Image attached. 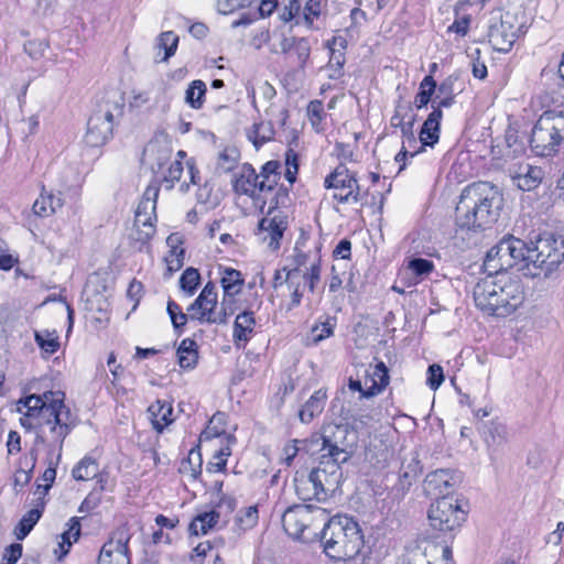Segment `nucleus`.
Returning a JSON list of instances; mask_svg holds the SVG:
<instances>
[{
  "instance_id": "1",
  "label": "nucleus",
  "mask_w": 564,
  "mask_h": 564,
  "mask_svg": "<svg viewBox=\"0 0 564 564\" xmlns=\"http://www.w3.org/2000/svg\"><path fill=\"white\" fill-rule=\"evenodd\" d=\"M64 397L62 391H46L18 402V411L23 414L21 425L28 430L39 427L35 443L45 444L51 454L62 455L64 440L74 427L73 415L64 404Z\"/></svg>"
},
{
  "instance_id": "2",
  "label": "nucleus",
  "mask_w": 564,
  "mask_h": 564,
  "mask_svg": "<svg viewBox=\"0 0 564 564\" xmlns=\"http://www.w3.org/2000/svg\"><path fill=\"white\" fill-rule=\"evenodd\" d=\"M502 197L497 186L489 182L468 185L460 194L456 207V225L463 230L490 228L499 218Z\"/></svg>"
},
{
  "instance_id": "3",
  "label": "nucleus",
  "mask_w": 564,
  "mask_h": 564,
  "mask_svg": "<svg viewBox=\"0 0 564 564\" xmlns=\"http://www.w3.org/2000/svg\"><path fill=\"white\" fill-rule=\"evenodd\" d=\"M324 553L333 560L346 561L349 564H365L361 554L365 541L361 529L352 518L336 516L322 523L317 539Z\"/></svg>"
},
{
  "instance_id": "4",
  "label": "nucleus",
  "mask_w": 564,
  "mask_h": 564,
  "mask_svg": "<svg viewBox=\"0 0 564 564\" xmlns=\"http://www.w3.org/2000/svg\"><path fill=\"white\" fill-rule=\"evenodd\" d=\"M473 294L478 308L498 317L512 314L525 297L521 281L510 275H486L476 283Z\"/></svg>"
},
{
  "instance_id": "5",
  "label": "nucleus",
  "mask_w": 564,
  "mask_h": 564,
  "mask_svg": "<svg viewBox=\"0 0 564 564\" xmlns=\"http://www.w3.org/2000/svg\"><path fill=\"white\" fill-rule=\"evenodd\" d=\"M344 462H335L333 458L318 456V465L311 470L307 478L303 475L294 478L295 490L300 499L306 501L313 498L325 499L334 495L341 485Z\"/></svg>"
},
{
  "instance_id": "6",
  "label": "nucleus",
  "mask_w": 564,
  "mask_h": 564,
  "mask_svg": "<svg viewBox=\"0 0 564 564\" xmlns=\"http://www.w3.org/2000/svg\"><path fill=\"white\" fill-rule=\"evenodd\" d=\"M527 250L528 274L531 278H549L564 260V238L543 232L531 241Z\"/></svg>"
},
{
  "instance_id": "7",
  "label": "nucleus",
  "mask_w": 564,
  "mask_h": 564,
  "mask_svg": "<svg viewBox=\"0 0 564 564\" xmlns=\"http://www.w3.org/2000/svg\"><path fill=\"white\" fill-rule=\"evenodd\" d=\"M530 147L539 156H554L564 148V111H544L534 123Z\"/></svg>"
},
{
  "instance_id": "8",
  "label": "nucleus",
  "mask_w": 564,
  "mask_h": 564,
  "mask_svg": "<svg viewBox=\"0 0 564 564\" xmlns=\"http://www.w3.org/2000/svg\"><path fill=\"white\" fill-rule=\"evenodd\" d=\"M313 447H318L319 456L347 463L354 453L355 433L348 424L327 423L319 433L310 438Z\"/></svg>"
},
{
  "instance_id": "9",
  "label": "nucleus",
  "mask_w": 564,
  "mask_h": 564,
  "mask_svg": "<svg viewBox=\"0 0 564 564\" xmlns=\"http://www.w3.org/2000/svg\"><path fill=\"white\" fill-rule=\"evenodd\" d=\"M327 519L324 508L312 505L289 507L282 516L284 531L294 539L312 542L318 536V529Z\"/></svg>"
},
{
  "instance_id": "10",
  "label": "nucleus",
  "mask_w": 564,
  "mask_h": 564,
  "mask_svg": "<svg viewBox=\"0 0 564 564\" xmlns=\"http://www.w3.org/2000/svg\"><path fill=\"white\" fill-rule=\"evenodd\" d=\"M524 32L523 14L501 10L491 12L488 39L495 51L508 53Z\"/></svg>"
},
{
  "instance_id": "11",
  "label": "nucleus",
  "mask_w": 564,
  "mask_h": 564,
  "mask_svg": "<svg viewBox=\"0 0 564 564\" xmlns=\"http://www.w3.org/2000/svg\"><path fill=\"white\" fill-rule=\"evenodd\" d=\"M123 104L118 101H105L89 117L85 142L89 147H100L111 137L116 120L123 116Z\"/></svg>"
},
{
  "instance_id": "12",
  "label": "nucleus",
  "mask_w": 564,
  "mask_h": 564,
  "mask_svg": "<svg viewBox=\"0 0 564 564\" xmlns=\"http://www.w3.org/2000/svg\"><path fill=\"white\" fill-rule=\"evenodd\" d=\"M429 521L433 529L453 532L466 520V511L453 497H441L429 509Z\"/></svg>"
},
{
  "instance_id": "13",
  "label": "nucleus",
  "mask_w": 564,
  "mask_h": 564,
  "mask_svg": "<svg viewBox=\"0 0 564 564\" xmlns=\"http://www.w3.org/2000/svg\"><path fill=\"white\" fill-rule=\"evenodd\" d=\"M159 192L158 186H148L137 206L134 216L137 230L132 234L135 241L145 243L155 232L153 220H156L155 210Z\"/></svg>"
},
{
  "instance_id": "14",
  "label": "nucleus",
  "mask_w": 564,
  "mask_h": 564,
  "mask_svg": "<svg viewBox=\"0 0 564 564\" xmlns=\"http://www.w3.org/2000/svg\"><path fill=\"white\" fill-rule=\"evenodd\" d=\"M321 280V258L315 254L311 267L305 271L299 269H290L285 274L286 288L291 295L289 310L295 308L301 304L305 286L311 292L315 291Z\"/></svg>"
},
{
  "instance_id": "15",
  "label": "nucleus",
  "mask_w": 564,
  "mask_h": 564,
  "mask_svg": "<svg viewBox=\"0 0 564 564\" xmlns=\"http://www.w3.org/2000/svg\"><path fill=\"white\" fill-rule=\"evenodd\" d=\"M324 186L334 191L333 197L340 204L357 203L360 199L358 181L344 164H339L325 177Z\"/></svg>"
},
{
  "instance_id": "16",
  "label": "nucleus",
  "mask_w": 564,
  "mask_h": 564,
  "mask_svg": "<svg viewBox=\"0 0 564 564\" xmlns=\"http://www.w3.org/2000/svg\"><path fill=\"white\" fill-rule=\"evenodd\" d=\"M520 239L508 237L501 239L490 248L484 260V269L487 275H507L506 272L512 269L511 252L520 250Z\"/></svg>"
},
{
  "instance_id": "17",
  "label": "nucleus",
  "mask_w": 564,
  "mask_h": 564,
  "mask_svg": "<svg viewBox=\"0 0 564 564\" xmlns=\"http://www.w3.org/2000/svg\"><path fill=\"white\" fill-rule=\"evenodd\" d=\"M217 289L215 283L208 282L205 284L199 295L187 307L192 321L208 324H221L219 317Z\"/></svg>"
},
{
  "instance_id": "18",
  "label": "nucleus",
  "mask_w": 564,
  "mask_h": 564,
  "mask_svg": "<svg viewBox=\"0 0 564 564\" xmlns=\"http://www.w3.org/2000/svg\"><path fill=\"white\" fill-rule=\"evenodd\" d=\"M131 535L126 527L118 528L99 553L97 564H130L129 541Z\"/></svg>"
},
{
  "instance_id": "19",
  "label": "nucleus",
  "mask_w": 564,
  "mask_h": 564,
  "mask_svg": "<svg viewBox=\"0 0 564 564\" xmlns=\"http://www.w3.org/2000/svg\"><path fill=\"white\" fill-rule=\"evenodd\" d=\"M460 482V476L451 469H436L427 474L424 480V491L427 496L438 499L451 497L449 494Z\"/></svg>"
},
{
  "instance_id": "20",
  "label": "nucleus",
  "mask_w": 564,
  "mask_h": 564,
  "mask_svg": "<svg viewBox=\"0 0 564 564\" xmlns=\"http://www.w3.org/2000/svg\"><path fill=\"white\" fill-rule=\"evenodd\" d=\"M232 189L236 194L246 195L253 199L257 198V193L260 192L261 181L253 166L245 163L240 166L238 172L232 176Z\"/></svg>"
},
{
  "instance_id": "21",
  "label": "nucleus",
  "mask_w": 564,
  "mask_h": 564,
  "mask_svg": "<svg viewBox=\"0 0 564 564\" xmlns=\"http://www.w3.org/2000/svg\"><path fill=\"white\" fill-rule=\"evenodd\" d=\"M275 207L269 208L268 216L259 221L258 229L260 232L268 234L270 238L269 247L278 249L280 247V240L288 227V221L286 217L281 212L270 217Z\"/></svg>"
},
{
  "instance_id": "22",
  "label": "nucleus",
  "mask_w": 564,
  "mask_h": 564,
  "mask_svg": "<svg viewBox=\"0 0 564 564\" xmlns=\"http://www.w3.org/2000/svg\"><path fill=\"white\" fill-rule=\"evenodd\" d=\"M443 118V111L438 108H434L427 116L420 131L421 148L419 151L411 153L414 156L416 153L424 150V147H434L440 140L441 120Z\"/></svg>"
},
{
  "instance_id": "23",
  "label": "nucleus",
  "mask_w": 564,
  "mask_h": 564,
  "mask_svg": "<svg viewBox=\"0 0 564 564\" xmlns=\"http://www.w3.org/2000/svg\"><path fill=\"white\" fill-rule=\"evenodd\" d=\"M543 170L540 166L530 164L519 165L517 172L511 175L513 184L521 191L536 188L543 180Z\"/></svg>"
},
{
  "instance_id": "24",
  "label": "nucleus",
  "mask_w": 564,
  "mask_h": 564,
  "mask_svg": "<svg viewBox=\"0 0 564 564\" xmlns=\"http://www.w3.org/2000/svg\"><path fill=\"white\" fill-rule=\"evenodd\" d=\"M254 326L256 318L253 312L246 310L236 316L232 337L237 347H241V343L246 345L250 340Z\"/></svg>"
},
{
  "instance_id": "25",
  "label": "nucleus",
  "mask_w": 564,
  "mask_h": 564,
  "mask_svg": "<svg viewBox=\"0 0 564 564\" xmlns=\"http://www.w3.org/2000/svg\"><path fill=\"white\" fill-rule=\"evenodd\" d=\"M326 391L319 389L315 391L299 411V419L302 423H311L315 416H318L326 404Z\"/></svg>"
},
{
  "instance_id": "26",
  "label": "nucleus",
  "mask_w": 564,
  "mask_h": 564,
  "mask_svg": "<svg viewBox=\"0 0 564 564\" xmlns=\"http://www.w3.org/2000/svg\"><path fill=\"white\" fill-rule=\"evenodd\" d=\"M389 383V371L383 361H379L369 378L366 379L365 384L367 386L364 397L370 398L379 394Z\"/></svg>"
},
{
  "instance_id": "27",
  "label": "nucleus",
  "mask_w": 564,
  "mask_h": 564,
  "mask_svg": "<svg viewBox=\"0 0 564 564\" xmlns=\"http://www.w3.org/2000/svg\"><path fill=\"white\" fill-rule=\"evenodd\" d=\"M154 430L162 432L173 422V406L170 402L158 400L148 409Z\"/></svg>"
},
{
  "instance_id": "28",
  "label": "nucleus",
  "mask_w": 564,
  "mask_h": 564,
  "mask_svg": "<svg viewBox=\"0 0 564 564\" xmlns=\"http://www.w3.org/2000/svg\"><path fill=\"white\" fill-rule=\"evenodd\" d=\"M45 502L39 497V501L34 508L29 510L14 528V535L18 540H23L32 531L34 525L39 522L44 511Z\"/></svg>"
},
{
  "instance_id": "29",
  "label": "nucleus",
  "mask_w": 564,
  "mask_h": 564,
  "mask_svg": "<svg viewBox=\"0 0 564 564\" xmlns=\"http://www.w3.org/2000/svg\"><path fill=\"white\" fill-rule=\"evenodd\" d=\"M178 365L183 369L195 368L198 360V346L192 338H184L176 351Z\"/></svg>"
},
{
  "instance_id": "30",
  "label": "nucleus",
  "mask_w": 564,
  "mask_h": 564,
  "mask_svg": "<svg viewBox=\"0 0 564 564\" xmlns=\"http://www.w3.org/2000/svg\"><path fill=\"white\" fill-rule=\"evenodd\" d=\"M274 128L271 121H260L253 123L252 128L247 132L249 141L259 150L263 144L274 139Z\"/></svg>"
},
{
  "instance_id": "31",
  "label": "nucleus",
  "mask_w": 564,
  "mask_h": 564,
  "mask_svg": "<svg viewBox=\"0 0 564 564\" xmlns=\"http://www.w3.org/2000/svg\"><path fill=\"white\" fill-rule=\"evenodd\" d=\"M63 206V199L58 195L42 192L33 204V213L40 217H48Z\"/></svg>"
},
{
  "instance_id": "32",
  "label": "nucleus",
  "mask_w": 564,
  "mask_h": 564,
  "mask_svg": "<svg viewBox=\"0 0 564 564\" xmlns=\"http://www.w3.org/2000/svg\"><path fill=\"white\" fill-rule=\"evenodd\" d=\"M280 162L274 160L268 161L262 165L260 173H258L261 181L259 185L260 192H271L275 188L280 181Z\"/></svg>"
},
{
  "instance_id": "33",
  "label": "nucleus",
  "mask_w": 564,
  "mask_h": 564,
  "mask_svg": "<svg viewBox=\"0 0 564 564\" xmlns=\"http://www.w3.org/2000/svg\"><path fill=\"white\" fill-rule=\"evenodd\" d=\"M62 455L59 453L57 454H51L47 453L46 464L47 467L44 470L42 475V480L44 481V485L39 484L36 494L40 495V497L43 499L44 496L47 495L50 488L55 481L56 478V467L59 464Z\"/></svg>"
},
{
  "instance_id": "34",
  "label": "nucleus",
  "mask_w": 564,
  "mask_h": 564,
  "mask_svg": "<svg viewBox=\"0 0 564 564\" xmlns=\"http://www.w3.org/2000/svg\"><path fill=\"white\" fill-rule=\"evenodd\" d=\"M207 91L206 84L200 79H195L189 83L185 90V102L192 109L199 110L205 102V95Z\"/></svg>"
},
{
  "instance_id": "35",
  "label": "nucleus",
  "mask_w": 564,
  "mask_h": 564,
  "mask_svg": "<svg viewBox=\"0 0 564 564\" xmlns=\"http://www.w3.org/2000/svg\"><path fill=\"white\" fill-rule=\"evenodd\" d=\"M219 520L215 510L197 514L189 524V532L194 535L206 534Z\"/></svg>"
},
{
  "instance_id": "36",
  "label": "nucleus",
  "mask_w": 564,
  "mask_h": 564,
  "mask_svg": "<svg viewBox=\"0 0 564 564\" xmlns=\"http://www.w3.org/2000/svg\"><path fill=\"white\" fill-rule=\"evenodd\" d=\"M245 280L240 271L232 268L221 270L220 284L224 293L239 294L242 290Z\"/></svg>"
},
{
  "instance_id": "37",
  "label": "nucleus",
  "mask_w": 564,
  "mask_h": 564,
  "mask_svg": "<svg viewBox=\"0 0 564 564\" xmlns=\"http://www.w3.org/2000/svg\"><path fill=\"white\" fill-rule=\"evenodd\" d=\"M484 438L488 447H499L508 440V431L505 424L491 421L484 432Z\"/></svg>"
},
{
  "instance_id": "38",
  "label": "nucleus",
  "mask_w": 564,
  "mask_h": 564,
  "mask_svg": "<svg viewBox=\"0 0 564 564\" xmlns=\"http://www.w3.org/2000/svg\"><path fill=\"white\" fill-rule=\"evenodd\" d=\"M166 242L171 247L169 254L165 257L167 276H171L183 267L184 249L174 246V242H178L174 235L169 236Z\"/></svg>"
},
{
  "instance_id": "39",
  "label": "nucleus",
  "mask_w": 564,
  "mask_h": 564,
  "mask_svg": "<svg viewBox=\"0 0 564 564\" xmlns=\"http://www.w3.org/2000/svg\"><path fill=\"white\" fill-rule=\"evenodd\" d=\"M306 241H307V239L305 237H301L295 242L294 256H293V262H294L295 267L293 269L301 270L302 267H306V269H307L311 267V263H312L315 254H317L321 258L319 247H316V251L314 253H312L311 251L304 250Z\"/></svg>"
},
{
  "instance_id": "40",
  "label": "nucleus",
  "mask_w": 564,
  "mask_h": 564,
  "mask_svg": "<svg viewBox=\"0 0 564 564\" xmlns=\"http://www.w3.org/2000/svg\"><path fill=\"white\" fill-rule=\"evenodd\" d=\"M436 82L431 75H427L420 83L419 93L415 95L414 105L417 109L426 107L432 101V96L435 94Z\"/></svg>"
},
{
  "instance_id": "41",
  "label": "nucleus",
  "mask_w": 564,
  "mask_h": 564,
  "mask_svg": "<svg viewBox=\"0 0 564 564\" xmlns=\"http://www.w3.org/2000/svg\"><path fill=\"white\" fill-rule=\"evenodd\" d=\"M72 474L76 480L91 479L98 474V464L94 458L86 456L73 468Z\"/></svg>"
},
{
  "instance_id": "42",
  "label": "nucleus",
  "mask_w": 564,
  "mask_h": 564,
  "mask_svg": "<svg viewBox=\"0 0 564 564\" xmlns=\"http://www.w3.org/2000/svg\"><path fill=\"white\" fill-rule=\"evenodd\" d=\"M421 470L422 467L416 457H412L409 462H403L400 469V484L402 488H409Z\"/></svg>"
},
{
  "instance_id": "43",
  "label": "nucleus",
  "mask_w": 564,
  "mask_h": 564,
  "mask_svg": "<svg viewBox=\"0 0 564 564\" xmlns=\"http://www.w3.org/2000/svg\"><path fill=\"white\" fill-rule=\"evenodd\" d=\"M312 448L313 446L311 445L310 438L291 440L283 447L282 462L286 466H291L300 451H311Z\"/></svg>"
},
{
  "instance_id": "44",
  "label": "nucleus",
  "mask_w": 564,
  "mask_h": 564,
  "mask_svg": "<svg viewBox=\"0 0 564 564\" xmlns=\"http://www.w3.org/2000/svg\"><path fill=\"white\" fill-rule=\"evenodd\" d=\"M239 160V152L235 148H226L219 152L216 170L220 173H227L234 170Z\"/></svg>"
},
{
  "instance_id": "45",
  "label": "nucleus",
  "mask_w": 564,
  "mask_h": 564,
  "mask_svg": "<svg viewBox=\"0 0 564 564\" xmlns=\"http://www.w3.org/2000/svg\"><path fill=\"white\" fill-rule=\"evenodd\" d=\"M202 454L199 449H191L188 457L182 463V471L189 473L193 479H197L202 474Z\"/></svg>"
},
{
  "instance_id": "46",
  "label": "nucleus",
  "mask_w": 564,
  "mask_h": 564,
  "mask_svg": "<svg viewBox=\"0 0 564 564\" xmlns=\"http://www.w3.org/2000/svg\"><path fill=\"white\" fill-rule=\"evenodd\" d=\"M200 282V274L195 268H187L180 278V286L188 295H193Z\"/></svg>"
},
{
  "instance_id": "47",
  "label": "nucleus",
  "mask_w": 564,
  "mask_h": 564,
  "mask_svg": "<svg viewBox=\"0 0 564 564\" xmlns=\"http://www.w3.org/2000/svg\"><path fill=\"white\" fill-rule=\"evenodd\" d=\"M178 44V36L172 32L166 31L161 33L158 40V47L160 50H164V56L162 58L163 62L167 61L175 54Z\"/></svg>"
},
{
  "instance_id": "48",
  "label": "nucleus",
  "mask_w": 564,
  "mask_h": 564,
  "mask_svg": "<svg viewBox=\"0 0 564 564\" xmlns=\"http://www.w3.org/2000/svg\"><path fill=\"white\" fill-rule=\"evenodd\" d=\"M35 341L46 354H55L59 348L58 337L45 332H35Z\"/></svg>"
},
{
  "instance_id": "49",
  "label": "nucleus",
  "mask_w": 564,
  "mask_h": 564,
  "mask_svg": "<svg viewBox=\"0 0 564 564\" xmlns=\"http://www.w3.org/2000/svg\"><path fill=\"white\" fill-rule=\"evenodd\" d=\"M307 116L312 123V127L316 132H322L323 128L321 123L324 119L325 111L321 100H312L307 106Z\"/></svg>"
},
{
  "instance_id": "50",
  "label": "nucleus",
  "mask_w": 564,
  "mask_h": 564,
  "mask_svg": "<svg viewBox=\"0 0 564 564\" xmlns=\"http://www.w3.org/2000/svg\"><path fill=\"white\" fill-rule=\"evenodd\" d=\"M145 152L156 154L155 163L152 164V169L156 165L158 170H161L166 162L171 159V149L166 145H160L158 143H150L145 149Z\"/></svg>"
},
{
  "instance_id": "51",
  "label": "nucleus",
  "mask_w": 564,
  "mask_h": 564,
  "mask_svg": "<svg viewBox=\"0 0 564 564\" xmlns=\"http://www.w3.org/2000/svg\"><path fill=\"white\" fill-rule=\"evenodd\" d=\"M259 512L256 506H250L240 510L237 514V522L242 530L253 528L258 523Z\"/></svg>"
},
{
  "instance_id": "52",
  "label": "nucleus",
  "mask_w": 564,
  "mask_h": 564,
  "mask_svg": "<svg viewBox=\"0 0 564 564\" xmlns=\"http://www.w3.org/2000/svg\"><path fill=\"white\" fill-rule=\"evenodd\" d=\"M231 451L228 446L221 447L215 453L213 459L208 462L206 470L208 473H219L226 469L227 457L230 456Z\"/></svg>"
},
{
  "instance_id": "53",
  "label": "nucleus",
  "mask_w": 564,
  "mask_h": 564,
  "mask_svg": "<svg viewBox=\"0 0 564 564\" xmlns=\"http://www.w3.org/2000/svg\"><path fill=\"white\" fill-rule=\"evenodd\" d=\"M258 0H219L217 10L220 14L227 15L237 10L251 7Z\"/></svg>"
},
{
  "instance_id": "54",
  "label": "nucleus",
  "mask_w": 564,
  "mask_h": 564,
  "mask_svg": "<svg viewBox=\"0 0 564 564\" xmlns=\"http://www.w3.org/2000/svg\"><path fill=\"white\" fill-rule=\"evenodd\" d=\"M237 294H228L224 293L223 301L220 303L219 308V317L221 319V324H226L228 318L234 315L237 311V301H236Z\"/></svg>"
},
{
  "instance_id": "55",
  "label": "nucleus",
  "mask_w": 564,
  "mask_h": 564,
  "mask_svg": "<svg viewBox=\"0 0 564 564\" xmlns=\"http://www.w3.org/2000/svg\"><path fill=\"white\" fill-rule=\"evenodd\" d=\"M408 268L413 274L422 279L434 270V263L424 258H413L409 261Z\"/></svg>"
},
{
  "instance_id": "56",
  "label": "nucleus",
  "mask_w": 564,
  "mask_h": 564,
  "mask_svg": "<svg viewBox=\"0 0 564 564\" xmlns=\"http://www.w3.org/2000/svg\"><path fill=\"white\" fill-rule=\"evenodd\" d=\"M322 0H307L303 8V19L307 28L312 29L314 20L321 15Z\"/></svg>"
},
{
  "instance_id": "57",
  "label": "nucleus",
  "mask_w": 564,
  "mask_h": 564,
  "mask_svg": "<svg viewBox=\"0 0 564 564\" xmlns=\"http://www.w3.org/2000/svg\"><path fill=\"white\" fill-rule=\"evenodd\" d=\"M520 250L517 252H511L510 257L512 262V268L518 267V271H522L523 275L530 276L528 274V265L529 261L527 260V250L530 249L529 246L520 239Z\"/></svg>"
},
{
  "instance_id": "58",
  "label": "nucleus",
  "mask_w": 564,
  "mask_h": 564,
  "mask_svg": "<svg viewBox=\"0 0 564 564\" xmlns=\"http://www.w3.org/2000/svg\"><path fill=\"white\" fill-rule=\"evenodd\" d=\"M329 51L330 57L328 62V67L334 70V73H332L329 77L336 79L339 78L343 74L341 69L346 62V58L344 52H341L340 50L329 48Z\"/></svg>"
},
{
  "instance_id": "59",
  "label": "nucleus",
  "mask_w": 564,
  "mask_h": 564,
  "mask_svg": "<svg viewBox=\"0 0 564 564\" xmlns=\"http://www.w3.org/2000/svg\"><path fill=\"white\" fill-rule=\"evenodd\" d=\"M444 381L443 368L440 365L433 364L427 368L426 383L432 390H436Z\"/></svg>"
},
{
  "instance_id": "60",
  "label": "nucleus",
  "mask_w": 564,
  "mask_h": 564,
  "mask_svg": "<svg viewBox=\"0 0 564 564\" xmlns=\"http://www.w3.org/2000/svg\"><path fill=\"white\" fill-rule=\"evenodd\" d=\"M458 77L455 75H451L446 77L438 86L436 85L435 95L438 97H455V84Z\"/></svg>"
},
{
  "instance_id": "61",
  "label": "nucleus",
  "mask_w": 564,
  "mask_h": 564,
  "mask_svg": "<svg viewBox=\"0 0 564 564\" xmlns=\"http://www.w3.org/2000/svg\"><path fill=\"white\" fill-rule=\"evenodd\" d=\"M302 10V2L300 0H290L289 4L284 6L280 13V19L284 22H290L300 14Z\"/></svg>"
},
{
  "instance_id": "62",
  "label": "nucleus",
  "mask_w": 564,
  "mask_h": 564,
  "mask_svg": "<svg viewBox=\"0 0 564 564\" xmlns=\"http://www.w3.org/2000/svg\"><path fill=\"white\" fill-rule=\"evenodd\" d=\"M300 65L304 66L311 54V45L306 37H299L294 45Z\"/></svg>"
},
{
  "instance_id": "63",
  "label": "nucleus",
  "mask_w": 564,
  "mask_h": 564,
  "mask_svg": "<svg viewBox=\"0 0 564 564\" xmlns=\"http://www.w3.org/2000/svg\"><path fill=\"white\" fill-rule=\"evenodd\" d=\"M22 555V545L13 543L9 545L2 556V564H15Z\"/></svg>"
},
{
  "instance_id": "64",
  "label": "nucleus",
  "mask_w": 564,
  "mask_h": 564,
  "mask_svg": "<svg viewBox=\"0 0 564 564\" xmlns=\"http://www.w3.org/2000/svg\"><path fill=\"white\" fill-rule=\"evenodd\" d=\"M183 173V163L180 160H175L173 163H171L170 167L167 169V174L165 175L164 180L166 182L174 183L178 181ZM173 184H171V187Z\"/></svg>"
}]
</instances>
